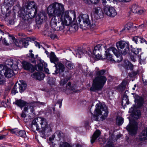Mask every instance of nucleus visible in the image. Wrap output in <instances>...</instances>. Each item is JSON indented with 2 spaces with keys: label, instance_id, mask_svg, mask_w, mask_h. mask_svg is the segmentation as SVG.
I'll use <instances>...</instances> for the list:
<instances>
[{
  "label": "nucleus",
  "instance_id": "0eeeda50",
  "mask_svg": "<svg viewBox=\"0 0 147 147\" xmlns=\"http://www.w3.org/2000/svg\"><path fill=\"white\" fill-rule=\"evenodd\" d=\"M78 24L80 26L83 25L86 27V26H90V22L89 20L88 15L86 14H84L80 15L78 17Z\"/></svg>",
  "mask_w": 147,
  "mask_h": 147
},
{
  "label": "nucleus",
  "instance_id": "5701e85b",
  "mask_svg": "<svg viewBox=\"0 0 147 147\" xmlns=\"http://www.w3.org/2000/svg\"><path fill=\"white\" fill-rule=\"evenodd\" d=\"M131 111L133 112V117L136 119H138L141 115L140 111L139 110H136L131 107L130 109Z\"/></svg>",
  "mask_w": 147,
  "mask_h": 147
},
{
  "label": "nucleus",
  "instance_id": "39448f33",
  "mask_svg": "<svg viewBox=\"0 0 147 147\" xmlns=\"http://www.w3.org/2000/svg\"><path fill=\"white\" fill-rule=\"evenodd\" d=\"M19 63L18 60L15 59L7 60L6 61V64L8 66H7L6 67L3 74L6 78H10L14 74L13 71L8 67L12 68L13 70H16L18 68V65Z\"/></svg>",
  "mask_w": 147,
  "mask_h": 147
},
{
  "label": "nucleus",
  "instance_id": "c03bdc74",
  "mask_svg": "<svg viewBox=\"0 0 147 147\" xmlns=\"http://www.w3.org/2000/svg\"><path fill=\"white\" fill-rule=\"evenodd\" d=\"M125 102L127 105H128L129 103V99L128 98L127 96L125 95L123 96V103Z\"/></svg>",
  "mask_w": 147,
  "mask_h": 147
},
{
  "label": "nucleus",
  "instance_id": "69168bd1",
  "mask_svg": "<svg viewBox=\"0 0 147 147\" xmlns=\"http://www.w3.org/2000/svg\"><path fill=\"white\" fill-rule=\"evenodd\" d=\"M119 1L124 2H128L130 1L131 0H118Z\"/></svg>",
  "mask_w": 147,
  "mask_h": 147
},
{
  "label": "nucleus",
  "instance_id": "a211bd4d",
  "mask_svg": "<svg viewBox=\"0 0 147 147\" xmlns=\"http://www.w3.org/2000/svg\"><path fill=\"white\" fill-rule=\"evenodd\" d=\"M15 38L12 36L8 35L3 40V42L6 45H9L11 44L15 40Z\"/></svg>",
  "mask_w": 147,
  "mask_h": 147
},
{
  "label": "nucleus",
  "instance_id": "58836bf2",
  "mask_svg": "<svg viewBox=\"0 0 147 147\" xmlns=\"http://www.w3.org/2000/svg\"><path fill=\"white\" fill-rule=\"evenodd\" d=\"M59 147H72V146L69 143L66 142H63L62 144H60Z\"/></svg>",
  "mask_w": 147,
  "mask_h": 147
},
{
  "label": "nucleus",
  "instance_id": "6e6d98bb",
  "mask_svg": "<svg viewBox=\"0 0 147 147\" xmlns=\"http://www.w3.org/2000/svg\"><path fill=\"white\" fill-rule=\"evenodd\" d=\"M140 42L141 43H143L145 42L146 44H147V42L143 38H142L140 37Z\"/></svg>",
  "mask_w": 147,
  "mask_h": 147
},
{
  "label": "nucleus",
  "instance_id": "f704fd0d",
  "mask_svg": "<svg viewBox=\"0 0 147 147\" xmlns=\"http://www.w3.org/2000/svg\"><path fill=\"white\" fill-rule=\"evenodd\" d=\"M52 32L51 29L49 28H46L43 32L44 34L46 36H49L52 33Z\"/></svg>",
  "mask_w": 147,
  "mask_h": 147
},
{
  "label": "nucleus",
  "instance_id": "4c0bfd02",
  "mask_svg": "<svg viewBox=\"0 0 147 147\" xmlns=\"http://www.w3.org/2000/svg\"><path fill=\"white\" fill-rule=\"evenodd\" d=\"M71 78V77L69 76L66 77L65 78L62 79L61 81V84L62 85H64L66 84Z\"/></svg>",
  "mask_w": 147,
  "mask_h": 147
},
{
  "label": "nucleus",
  "instance_id": "7c9ffc66",
  "mask_svg": "<svg viewBox=\"0 0 147 147\" xmlns=\"http://www.w3.org/2000/svg\"><path fill=\"white\" fill-rule=\"evenodd\" d=\"M127 84V82L125 81H123L121 85L118 86V88L121 91H122L125 89Z\"/></svg>",
  "mask_w": 147,
  "mask_h": 147
},
{
  "label": "nucleus",
  "instance_id": "0e129e2a",
  "mask_svg": "<svg viewBox=\"0 0 147 147\" xmlns=\"http://www.w3.org/2000/svg\"><path fill=\"white\" fill-rule=\"evenodd\" d=\"M35 46L37 47H38L39 48H40L41 47L43 48V47L42 46H40L38 42H36Z\"/></svg>",
  "mask_w": 147,
  "mask_h": 147
},
{
  "label": "nucleus",
  "instance_id": "b1692460",
  "mask_svg": "<svg viewBox=\"0 0 147 147\" xmlns=\"http://www.w3.org/2000/svg\"><path fill=\"white\" fill-rule=\"evenodd\" d=\"M31 76L32 78L38 80H43L45 77V75L42 73H35L32 74Z\"/></svg>",
  "mask_w": 147,
  "mask_h": 147
},
{
  "label": "nucleus",
  "instance_id": "6e6552de",
  "mask_svg": "<svg viewBox=\"0 0 147 147\" xmlns=\"http://www.w3.org/2000/svg\"><path fill=\"white\" fill-rule=\"evenodd\" d=\"M40 121L39 122L42 128V130L40 131V135L42 137L45 136V131H49V127H47V123L46 120L43 117H40Z\"/></svg>",
  "mask_w": 147,
  "mask_h": 147
},
{
  "label": "nucleus",
  "instance_id": "dca6fc26",
  "mask_svg": "<svg viewBox=\"0 0 147 147\" xmlns=\"http://www.w3.org/2000/svg\"><path fill=\"white\" fill-rule=\"evenodd\" d=\"M22 65L24 69L31 73L34 72L35 69V67L32 65L28 62L24 61L22 63Z\"/></svg>",
  "mask_w": 147,
  "mask_h": 147
},
{
  "label": "nucleus",
  "instance_id": "bb28decb",
  "mask_svg": "<svg viewBox=\"0 0 147 147\" xmlns=\"http://www.w3.org/2000/svg\"><path fill=\"white\" fill-rule=\"evenodd\" d=\"M40 121V117H38L34 119L32 121L33 125L36 127V130L37 131H40V128H38V123H39Z\"/></svg>",
  "mask_w": 147,
  "mask_h": 147
},
{
  "label": "nucleus",
  "instance_id": "bf43d9fd",
  "mask_svg": "<svg viewBox=\"0 0 147 147\" xmlns=\"http://www.w3.org/2000/svg\"><path fill=\"white\" fill-rule=\"evenodd\" d=\"M110 0H102V2L103 5H104V7H105V6L107 5H106V3H107V1H110Z\"/></svg>",
  "mask_w": 147,
  "mask_h": 147
},
{
  "label": "nucleus",
  "instance_id": "6ab92c4d",
  "mask_svg": "<svg viewBox=\"0 0 147 147\" xmlns=\"http://www.w3.org/2000/svg\"><path fill=\"white\" fill-rule=\"evenodd\" d=\"M128 42L125 41H120L116 43V46L118 49L119 50L120 49H123L129 47Z\"/></svg>",
  "mask_w": 147,
  "mask_h": 147
},
{
  "label": "nucleus",
  "instance_id": "4be33fe9",
  "mask_svg": "<svg viewBox=\"0 0 147 147\" xmlns=\"http://www.w3.org/2000/svg\"><path fill=\"white\" fill-rule=\"evenodd\" d=\"M50 59V61L51 62L54 63L55 64V66L56 68H57V65L55 63L56 62H57L58 61V59L56 57L54 53L53 52H51V53L50 55H49L48 56Z\"/></svg>",
  "mask_w": 147,
  "mask_h": 147
},
{
  "label": "nucleus",
  "instance_id": "338daca9",
  "mask_svg": "<svg viewBox=\"0 0 147 147\" xmlns=\"http://www.w3.org/2000/svg\"><path fill=\"white\" fill-rule=\"evenodd\" d=\"M21 117L23 118H25L26 117V115L25 113L24 112H22L21 114Z\"/></svg>",
  "mask_w": 147,
  "mask_h": 147
},
{
  "label": "nucleus",
  "instance_id": "1a4fd4ad",
  "mask_svg": "<svg viewBox=\"0 0 147 147\" xmlns=\"http://www.w3.org/2000/svg\"><path fill=\"white\" fill-rule=\"evenodd\" d=\"M138 123L135 121L130 123L126 127L129 132V134L131 135H135L137 133Z\"/></svg>",
  "mask_w": 147,
  "mask_h": 147
},
{
  "label": "nucleus",
  "instance_id": "de8ad7c7",
  "mask_svg": "<svg viewBox=\"0 0 147 147\" xmlns=\"http://www.w3.org/2000/svg\"><path fill=\"white\" fill-rule=\"evenodd\" d=\"M116 56L117 59H116V61H115V62L117 61L119 62L122 60V58L121 55L120 54H118V56Z\"/></svg>",
  "mask_w": 147,
  "mask_h": 147
},
{
  "label": "nucleus",
  "instance_id": "9d476101",
  "mask_svg": "<svg viewBox=\"0 0 147 147\" xmlns=\"http://www.w3.org/2000/svg\"><path fill=\"white\" fill-rule=\"evenodd\" d=\"M102 45L98 44L95 46L93 50V53L95 55L96 59L97 60L102 59L103 58L100 55V51L101 50Z\"/></svg>",
  "mask_w": 147,
  "mask_h": 147
},
{
  "label": "nucleus",
  "instance_id": "37998d69",
  "mask_svg": "<svg viewBox=\"0 0 147 147\" xmlns=\"http://www.w3.org/2000/svg\"><path fill=\"white\" fill-rule=\"evenodd\" d=\"M140 37L139 36H135L133 38L132 40L135 42L136 44L140 42Z\"/></svg>",
  "mask_w": 147,
  "mask_h": 147
},
{
  "label": "nucleus",
  "instance_id": "f8f14e48",
  "mask_svg": "<svg viewBox=\"0 0 147 147\" xmlns=\"http://www.w3.org/2000/svg\"><path fill=\"white\" fill-rule=\"evenodd\" d=\"M93 13L92 14V16L97 19L102 18L103 16V12L101 8L100 7H95L94 9Z\"/></svg>",
  "mask_w": 147,
  "mask_h": 147
},
{
  "label": "nucleus",
  "instance_id": "e433bc0d",
  "mask_svg": "<svg viewBox=\"0 0 147 147\" xmlns=\"http://www.w3.org/2000/svg\"><path fill=\"white\" fill-rule=\"evenodd\" d=\"M56 134L57 135L58 138L60 139H63L64 138V134L61 131H58Z\"/></svg>",
  "mask_w": 147,
  "mask_h": 147
},
{
  "label": "nucleus",
  "instance_id": "052dcab7",
  "mask_svg": "<svg viewBox=\"0 0 147 147\" xmlns=\"http://www.w3.org/2000/svg\"><path fill=\"white\" fill-rule=\"evenodd\" d=\"M14 2L12 0H10L9 3V5L8 7L12 6L14 4Z\"/></svg>",
  "mask_w": 147,
  "mask_h": 147
},
{
  "label": "nucleus",
  "instance_id": "49530a36",
  "mask_svg": "<svg viewBox=\"0 0 147 147\" xmlns=\"http://www.w3.org/2000/svg\"><path fill=\"white\" fill-rule=\"evenodd\" d=\"M17 88L18 87H17V85H15L11 90V93L12 94L15 95L16 93L18 92V91L17 90Z\"/></svg>",
  "mask_w": 147,
  "mask_h": 147
},
{
  "label": "nucleus",
  "instance_id": "f3484780",
  "mask_svg": "<svg viewBox=\"0 0 147 147\" xmlns=\"http://www.w3.org/2000/svg\"><path fill=\"white\" fill-rule=\"evenodd\" d=\"M47 17L42 13L38 14L36 17V22L37 24H40L45 21Z\"/></svg>",
  "mask_w": 147,
  "mask_h": 147
},
{
  "label": "nucleus",
  "instance_id": "f257e3e1",
  "mask_svg": "<svg viewBox=\"0 0 147 147\" xmlns=\"http://www.w3.org/2000/svg\"><path fill=\"white\" fill-rule=\"evenodd\" d=\"M64 11V6L61 3L55 2L48 7L47 13L50 18L53 17L50 26L54 30H63L65 25H69L74 20L76 17L75 12Z\"/></svg>",
  "mask_w": 147,
  "mask_h": 147
},
{
  "label": "nucleus",
  "instance_id": "864d4df0",
  "mask_svg": "<svg viewBox=\"0 0 147 147\" xmlns=\"http://www.w3.org/2000/svg\"><path fill=\"white\" fill-rule=\"evenodd\" d=\"M52 39H54L55 38H57V35L55 34H53L52 32V33L49 36Z\"/></svg>",
  "mask_w": 147,
  "mask_h": 147
},
{
  "label": "nucleus",
  "instance_id": "4468645a",
  "mask_svg": "<svg viewBox=\"0 0 147 147\" xmlns=\"http://www.w3.org/2000/svg\"><path fill=\"white\" fill-rule=\"evenodd\" d=\"M138 141H144L147 140V128L143 130L137 137Z\"/></svg>",
  "mask_w": 147,
  "mask_h": 147
},
{
  "label": "nucleus",
  "instance_id": "680f3d73",
  "mask_svg": "<svg viewBox=\"0 0 147 147\" xmlns=\"http://www.w3.org/2000/svg\"><path fill=\"white\" fill-rule=\"evenodd\" d=\"M9 1H10V0H5L4 3L5 5H6L8 6Z\"/></svg>",
  "mask_w": 147,
  "mask_h": 147
},
{
  "label": "nucleus",
  "instance_id": "13d9d810",
  "mask_svg": "<svg viewBox=\"0 0 147 147\" xmlns=\"http://www.w3.org/2000/svg\"><path fill=\"white\" fill-rule=\"evenodd\" d=\"M62 100H59L57 101L56 104H58L59 105V107L60 108L62 105Z\"/></svg>",
  "mask_w": 147,
  "mask_h": 147
},
{
  "label": "nucleus",
  "instance_id": "2eb2a0df",
  "mask_svg": "<svg viewBox=\"0 0 147 147\" xmlns=\"http://www.w3.org/2000/svg\"><path fill=\"white\" fill-rule=\"evenodd\" d=\"M136 108H139L141 107L143 105L144 103V99L143 98L139 96L138 95H136L134 96Z\"/></svg>",
  "mask_w": 147,
  "mask_h": 147
},
{
  "label": "nucleus",
  "instance_id": "8fccbe9b",
  "mask_svg": "<svg viewBox=\"0 0 147 147\" xmlns=\"http://www.w3.org/2000/svg\"><path fill=\"white\" fill-rule=\"evenodd\" d=\"M5 82L4 78L3 77L0 76V84L2 85L4 84Z\"/></svg>",
  "mask_w": 147,
  "mask_h": 147
},
{
  "label": "nucleus",
  "instance_id": "20e7f679",
  "mask_svg": "<svg viewBox=\"0 0 147 147\" xmlns=\"http://www.w3.org/2000/svg\"><path fill=\"white\" fill-rule=\"evenodd\" d=\"M96 108L94 111V114H92L91 118L93 120L99 121L98 117L101 116L100 120H103L107 116L108 114L107 108L105 105H102L100 104H97Z\"/></svg>",
  "mask_w": 147,
  "mask_h": 147
},
{
  "label": "nucleus",
  "instance_id": "473e14b6",
  "mask_svg": "<svg viewBox=\"0 0 147 147\" xmlns=\"http://www.w3.org/2000/svg\"><path fill=\"white\" fill-rule=\"evenodd\" d=\"M108 52L112 51L115 56H118L120 54L119 53L117 50L116 48L113 47H111L108 49Z\"/></svg>",
  "mask_w": 147,
  "mask_h": 147
},
{
  "label": "nucleus",
  "instance_id": "a19ab883",
  "mask_svg": "<svg viewBox=\"0 0 147 147\" xmlns=\"http://www.w3.org/2000/svg\"><path fill=\"white\" fill-rule=\"evenodd\" d=\"M6 67V65L0 64V75H2V74H3Z\"/></svg>",
  "mask_w": 147,
  "mask_h": 147
},
{
  "label": "nucleus",
  "instance_id": "f03ea898",
  "mask_svg": "<svg viewBox=\"0 0 147 147\" xmlns=\"http://www.w3.org/2000/svg\"><path fill=\"white\" fill-rule=\"evenodd\" d=\"M37 12V7L34 1L28 3L21 11L23 18L25 22L30 24Z\"/></svg>",
  "mask_w": 147,
  "mask_h": 147
},
{
  "label": "nucleus",
  "instance_id": "c756f323",
  "mask_svg": "<svg viewBox=\"0 0 147 147\" xmlns=\"http://www.w3.org/2000/svg\"><path fill=\"white\" fill-rule=\"evenodd\" d=\"M66 67L69 70H72L75 67L74 64L69 61H67L65 63Z\"/></svg>",
  "mask_w": 147,
  "mask_h": 147
},
{
  "label": "nucleus",
  "instance_id": "09e8293b",
  "mask_svg": "<svg viewBox=\"0 0 147 147\" xmlns=\"http://www.w3.org/2000/svg\"><path fill=\"white\" fill-rule=\"evenodd\" d=\"M22 47H26L28 45V42L27 41H22Z\"/></svg>",
  "mask_w": 147,
  "mask_h": 147
},
{
  "label": "nucleus",
  "instance_id": "9b49d317",
  "mask_svg": "<svg viewBox=\"0 0 147 147\" xmlns=\"http://www.w3.org/2000/svg\"><path fill=\"white\" fill-rule=\"evenodd\" d=\"M131 11L133 13L139 15L144 14L146 11L144 8L136 5H132Z\"/></svg>",
  "mask_w": 147,
  "mask_h": 147
},
{
  "label": "nucleus",
  "instance_id": "79ce46f5",
  "mask_svg": "<svg viewBox=\"0 0 147 147\" xmlns=\"http://www.w3.org/2000/svg\"><path fill=\"white\" fill-rule=\"evenodd\" d=\"M129 50V47H128L125 48L124 50H122L121 53L122 55H125L128 53Z\"/></svg>",
  "mask_w": 147,
  "mask_h": 147
},
{
  "label": "nucleus",
  "instance_id": "603ef678",
  "mask_svg": "<svg viewBox=\"0 0 147 147\" xmlns=\"http://www.w3.org/2000/svg\"><path fill=\"white\" fill-rule=\"evenodd\" d=\"M48 82L49 84L51 85H54L55 84V80H53V79L49 80L48 81Z\"/></svg>",
  "mask_w": 147,
  "mask_h": 147
},
{
  "label": "nucleus",
  "instance_id": "ea45409f",
  "mask_svg": "<svg viewBox=\"0 0 147 147\" xmlns=\"http://www.w3.org/2000/svg\"><path fill=\"white\" fill-rule=\"evenodd\" d=\"M132 26V24L131 22H129L126 25L124 28L122 30V31L125 30H128L129 28Z\"/></svg>",
  "mask_w": 147,
  "mask_h": 147
},
{
  "label": "nucleus",
  "instance_id": "4d7b16f0",
  "mask_svg": "<svg viewBox=\"0 0 147 147\" xmlns=\"http://www.w3.org/2000/svg\"><path fill=\"white\" fill-rule=\"evenodd\" d=\"M83 1L88 5H90L91 3V0H82Z\"/></svg>",
  "mask_w": 147,
  "mask_h": 147
},
{
  "label": "nucleus",
  "instance_id": "a878e982",
  "mask_svg": "<svg viewBox=\"0 0 147 147\" xmlns=\"http://www.w3.org/2000/svg\"><path fill=\"white\" fill-rule=\"evenodd\" d=\"M101 133L99 130H96L94 133L91 140L92 144L94 143L96 139L100 136Z\"/></svg>",
  "mask_w": 147,
  "mask_h": 147
},
{
  "label": "nucleus",
  "instance_id": "cd10ccee",
  "mask_svg": "<svg viewBox=\"0 0 147 147\" xmlns=\"http://www.w3.org/2000/svg\"><path fill=\"white\" fill-rule=\"evenodd\" d=\"M16 104L18 107L22 108L26 104V102L20 99L17 100L15 102Z\"/></svg>",
  "mask_w": 147,
  "mask_h": 147
},
{
  "label": "nucleus",
  "instance_id": "3c124183",
  "mask_svg": "<svg viewBox=\"0 0 147 147\" xmlns=\"http://www.w3.org/2000/svg\"><path fill=\"white\" fill-rule=\"evenodd\" d=\"M141 52V50L139 49H135L134 52V53L136 55H137Z\"/></svg>",
  "mask_w": 147,
  "mask_h": 147
},
{
  "label": "nucleus",
  "instance_id": "ddd939ff",
  "mask_svg": "<svg viewBox=\"0 0 147 147\" xmlns=\"http://www.w3.org/2000/svg\"><path fill=\"white\" fill-rule=\"evenodd\" d=\"M37 103L39 104L44 105L45 103L43 102H33L27 106L25 107L24 109V111H28V110L32 113H34L35 110V108L36 107L35 105Z\"/></svg>",
  "mask_w": 147,
  "mask_h": 147
},
{
  "label": "nucleus",
  "instance_id": "e2e57ef3",
  "mask_svg": "<svg viewBox=\"0 0 147 147\" xmlns=\"http://www.w3.org/2000/svg\"><path fill=\"white\" fill-rule=\"evenodd\" d=\"M71 85V83L70 82H69L67 84V88L70 90H72V89L70 88V86Z\"/></svg>",
  "mask_w": 147,
  "mask_h": 147
},
{
  "label": "nucleus",
  "instance_id": "393cba45",
  "mask_svg": "<svg viewBox=\"0 0 147 147\" xmlns=\"http://www.w3.org/2000/svg\"><path fill=\"white\" fill-rule=\"evenodd\" d=\"M123 66L127 69L132 70L133 69V65L129 61L125 60L124 61Z\"/></svg>",
  "mask_w": 147,
  "mask_h": 147
},
{
  "label": "nucleus",
  "instance_id": "c9c22d12",
  "mask_svg": "<svg viewBox=\"0 0 147 147\" xmlns=\"http://www.w3.org/2000/svg\"><path fill=\"white\" fill-rule=\"evenodd\" d=\"M124 121V119L122 117H119L117 118V124L119 125H121Z\"/></svg>",
  "mask_w": 147,
  "mask_h": 147
},
{
  "label": "nucleus",
  "instance_id": "412c9836",
  "mask_svg": "<svg viewBox=\"0 0 147 147\" xmlns=\"http://www.w3.org/2000/svg\"><path fill=\"white\" fill-rule=\"evenodd\" d=\"M87 52L85 49L83 48H79L75 51L76 57L79 58H81L85 53H87Z\"/></svg>",
  "mask_w": 147,
  "mask_h": 147
},
{
  "label": "nucleus",
  "instance_id": "423d86ee",
  "mask_svg": "<svg viewBox=\"0 0 147 147\" xmlns=\"http://www.w3.org/2000/svg\"><path fill=\"white\" fill-rule=\"evenodd\" d=\"M103 10L105 14L110 17L114 18L117 14V12L115 8L111 6H105Z\"/></svg>",
  "mask_w": 147,
  "mask_h": 147
},
{
  "label": "nucleus",
  "instance_id": "7ed1b4c3",
  "mask_svg": "<svg viewBox=\"0 0 147 147\" xmlns=\"http://www.w3.org/2000/svg\"><path fill=\"white\" fill-rule=\"evenodd\" d=\"M105 71L102 69L96 72L97 76L93 81L92 86L90 88V90L96 91L101 89L106 82L107 79L104 76H102L105 73Z\"/></svg>",
  "mask_w": 147,
  "mask_h": 147
},
{
  "label": "nucleus",
  "instance_id": "5fc2aeb1",
  "mask_svg": "<svg viewBox=\"0 0 147 147\" xmlns=\"http://www.w3.org/2000/svg\"><path fill=\"white\" fill-rule=\"evenodd\" d=\"M91 3L94 4H98L100 1V0H91Z\"/></svg>",
  "mask_w": 147,
  "mask_h": 147
},
{
  "label": "nucleus",
  "instance_id": "c85d7f7f",
  "mask_svg": "<svg viewBox=\"0 0 147 147\" xmlns=\"http://www.w3.org/2000/svg\"><path fill=\"white\" fill-rule=\"evenodd\" d=\"M108 50L105 51V55L106 58L108 60L112 61L113 63H115V61L112 57V55L110 53H109Z\"/></svg>",
  "mask_w": 147,
  "mask_h": 147
},
{
  "label": "nucleus",
  "instance_id": "774afa93",
  "mask_svg": "<svg viewBox=\"0 0 147 147\" xmlns=\"http://www.w3.org/2000/svg\"><path fill=\"white\" fill-rule=\"evenodd\" d=\"M4 32H3L1 30H0V40H1L2 36L1 35H3Z\"/></svg>",
  "mask_w": 147,
  "mask_h": 147
},
{
  "label": "nucleus",
  "instance_id": "2f4dec72",
  "mask_svg": "<svg viewBox=\"0 0 147 147\" xmlns=\"http://www.w3.org/2000/svg\"><path fill=\"white\" fill-rule=\"evenodd\" d=\"M13 133H17L18 134H18V136H20L22 137H25L26 136V133L25 131L23 130H20L19 131H12Z\"/></svg>",
  "mask_w": 147,
  "mask_h": 147
},
{
  "label": "nucleus",
  "instance_id": "aec40b11",
  "mask_svg": "<svg viewBox=\"0 0 147 147\" xmlns=\"http://www.w3.org/2000/svg\"><path fill=\"white\" fill-rule=\"evenodd\" d=\"M57 65V68L56 70L55 71V73H53V74H58L59 71L60 72H63L64 71L65 69V67L64 66L62 63H58Z\"/></svg>",
  "mask_w": 147,
  "mask_h": 147
},
{
  "label": "nucleus",
  "instance_id": "a18cd8bd",
  "mask_svg": "<svg viewBox=\"0 0 147 147\" xmlns=\"http://www.w3.org/2000/svg\"><path fill=\"white\" fill-rule=\"evenodd\" d=\"M22 41L18 40L15 42V45L19 47H22Z\"/></svg>",
  "mask_w": 147,
  "mask_h": 147
},
{
  "label": "nucleus",
  "instance_id": "72a5a7b5",
  "mask_svg": "<svg viewBox=\"0 0 147 147\" xmlns=\"http://www.w3.org/2000/svg\"><path fill=\"white\" fill-rule=\"evenodd\" d=\"M19 89L21 93L23 92L26 88V85L25 83H22L21 84H19Z\"/></svg>",
  "mask_w": 147,
  "mask_h": 147
}]
</instances>
